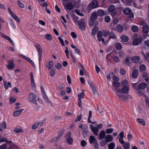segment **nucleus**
<instances>
[{
  "label": "nucleus",
  "mask_w": 149,
  "mask_h": 149,
  "mask_svg": "<svg viewBox=\"0 0 149 149\" xmlns=\"http://www.w3.org/2000/svg\"><path fill=\"white\" fill-rule=\"evenodd\" d=\"M113 84L114 85V86L116 88H118L119 86L120 85V83L118 82V81H113Z\"/></svg>",
  "instance_id": "obj_45"
},
{
  "label": "nucleus",
  "mask_w": 149,
  "mask_h": 149,
  "mask_svg": "<svg viewBox=\"0 0 149 149\" xmlns=\"http://www.w3.org/2000/svg\"><path fill=\"white\" fill-rule=\"evenodd\" d=\"M138 70L137 69H134L132 72V77L134 79H136L138 76Z\"/></svg>",
  "instance_id": "obj_22"
},
{
  "label": "nucleus",
  "mask_w": 149,
  "mask_h": 149,
  "mask_svg": "<svg viewBox=\"0 0 149 149\" xmlns=\"http://www.w3.org/2000/svg\"><path fill=\"white\" fill-rule=\"evenodd\" d=\"M6 122H3L1 123L0 124V127L3 128L4 129H5L7 128V127L6 126Z\"/></svg>",
  "instance_id": "obj_47"
},
{
  "label": "nucleus",
  "mask_w": 149,
  "mask_h": 149,
  "mask_svg": "<svg viewBox=\"0 0 149 149\" xmlns=\"http://www.w3.org/2000/svg\"><path fill=\"white\" fill-rule=\"evenodd\" d=\"M71 132L69 131L65 134V136L67 143L70 145L72 144L73 141V139L71 137Z\"/></svg>",
  "instance_id": "obj_1"
},
{
  "label": "nucleus",
  "mask_w": 149,
  "mask_h": 149,
  "mask_svg": "<svg viewBox=\"0 0 149 149\" xmlns=\"http://www.w3.org/2000/svg\"><path fill=\"white\" fill-rule=\"evenodd\" d=\"M104 12L103 10L99 9L97 11V14L99 16L102 17L104 15Z\"/></svg>",
  "instance_id": "obj_30"
},
{
  "label": "nucleus",
  "mask_w": 149,
  "mask_h": 149,
  "mask_svg": "<svg viewBox=\"0 0 149 149\" xmlns=\"http://www.w3.org/2000/svg\"><path fill=\"white\" fill-rule=\"evenodd\" d=\"M65 132V130L64 129H62L61 130L59 131L58 133V137L60 138L63 135Z\"/></svg>",
  "instance_id": "obj_40"
},
{
  "label": "nucleus",
  "mask_w": 149,
  "mask_h": 149,
  "mask_svg": "<svg viewBox=\"0 0 149 149\" xmlns=\"http://www.w3.org/2000/svg\"><path fill=\"white\" fill-rule=\"evenodd\" d=\"M120 38L122 42H126L129 40V38L128 37L125 35L122 36Z\"/></svg>",
  "instance_id": "obj_21"
},
{
  "label": "nucleus",
  "mask_w": 149,
  "mask_h": 149,
  "mask_svg": "<svg viewBox=\"0 0 149 149\" xmlns=\"http://www.w3.org/2000/svg\"><path fill=\"white\" fill-rule=\"evenodd\" d=\"M109 149H114L115 148V144L114 143H111L108 145Z\"/></svg>",
  "instance_id": "obj_42"
},
{
  "label": "nucleus",
  "mask_w": 149,
  "mask_h": 149,
  "mask_svg": "<svg viewBox=\"0 0 149 149\" xmlns=\"http://www.w3.org/2000/svg\"><path fill=\"white\" fill-rule=\"evenodd\" d=\"M129 87L128 86H125L122 88V92L124 94L128 93Z\"/></svg>",
  "instance_id": "obj_19"
},
{
  "label": "nucleus",
  "mask_w": 149,
  "mask_h": 149,
  "mask_svg": "<svg viewBox=\"0 0 149 149\" xmlns=\"http://www.w3.org/2000/svg\"><path fill=\"white\" fill-rule=\"evenodd\" d=\"M65 7V10H66V9H67L68 10H71L73 8V5L71 2H69L66 3Z\"/></svg>",
  "instance_id": "obj_14"
},
{
  "label": "nucleus",
  "mask_w": 149,
  "mask_h": 149,
  "mask_svg": "<svg viewBox=\"0 0 149 149\" xmlns=\"http://www.w3.org/2000/svg\"><path fill=\"white\" fill-rule=\"evenodd\" d=\"M107 10L109 13H111L112 17L115 16L117 13V11L115 10V6L112 4L109 5L107 8Z\"/></svg>",
  "instance_id": "obj_2"
},
{
  "label": "nucleus",
  "mask_w": 149,
  "mask_h": 149,
  "mask_svg": "<svg viewBox=\"0 0 149 149\" xmlns=\"http://www.w3.org/2000/svg\"><path fill=\"white\" fill-rule=\"evenodd\" d=\"M103 35V33L101 31H98L97 34V40L99 42L101 41V39L103 38L102 36Z\"/></svg>",
  "instance_id": "obj_24"
},
{
  "label": "nucleus",
  "mask_w": 149,
  "mask_h": 149,
  "mask_svg": "<svg viewBox=\"0 0 149 149\" xmlns=\"http://www.w3.org/2000/svg\"><path fill=\"white\" fill-rule=\"evenodd\" d=\"M17 4H18V6L21 8H24V6L23 4L21 2V1L19 0H18L17 1Z\"/></svg>",
  "instance_id": "obj_54"
},
{
  "label": "nucleus",
  "mask_w": 149,
  "mask_h": 149,
  "mask_svg": "<svg viewBox=\"0 0 149 149\" xmlns=\"http://www.w3.org/2000/svg\"><path fill=\"white\" fill-rule=\"evenodd\" d=\"M115 47L117 50H120L122 49V46L120 43L117 42L115 45Z\"/></svg>",
  "instance_id": "obj_27"
},
{
  "label": "nucleus",
  "mask_w": 149,
  "mask_h": 149,
  "mask_svg": "<svg viewBox=\"0 0 149 149\" xmlns=\"http://www.w3.org/2000/svg\"><path fill=\"white\" fill-rule=\"evenodd\" d=\"M113 138L112 136L110 134H108L106 136L105 138V140L107 142L109 143L112 141L113 140Z\"/></svg>",
  "instance_id": "obj_23"
},
{
  "label": "nucleus",
  "mask_w": 149,
  "mask_h": 149,
  "mask_svg": "<svg viewBox=\"0 0 149 149\" xmlns=\"http://www.w3.org/2000/svg\"><path fill=\"white\" fill-rule=\"evenodd\" d=\"M60 138L58 137V136H57L54 137L50 141V142H55L57 141H58Z\"/></svg>",
  "instance_id": "obj_51"
},
{
  "label": "nucleus",
  "mask_w": 149,
  "mask_h": 149,
  "mask_svg": "<svg viewBox=\"0 0 149 149\" xmlns=\"http://www.w3.org/2000/svg\"><path fill=\"white\" fill-rule=\"evenodd\" d=\"M53 65V61H50L48 65H47V68L49 69H50L52 68Z\"/></svg>",
  "instance_id": "obj_49"
},
{
  "label": "nucleus",
  "mask_w": 149,
  "mask_h": 149,
  "mask_svg": "<svg viewBox=\"0 0 149 149\" xmlns=\"http://www.w3.org/2000/svg\"><path fill=\"white\" fill-rule=\"evenodd\" d=\"M37 97L36 95L33 93H31L29 95V100L31 102L37 104V102L36 101V98Z\"/></svg>",
  "instance_id": "obj_5"
},
{
  "label": "nucleus",
  "mask_w": 149,
  "mask_h": 149,
  "mask_svg": "<svg viewBox=\"0 0 149 149\" xmlns=\"http://www.w3.org/2000/svg\"><path fill=\"white\" fill-rule=\"evenodd\" d=\"M35 47L38 51L39 56V60H40L41 57V55L42 52V49L40 45L38 44H35Z\"/></svg>",
  "instance_id": "obj_7"
},
{
  "label": "nucleus",
  "mask_w": 149,
  "mask_h": 149,
  "mask_svg": "<svg viewBox=\"0 0 149 149\" xmlns=\"http://www.w3.org/2000/svg\"><path fill=\"white\" fill-rule=\"evenodd\" d=\"M113 72H111L109 73V74L107 76V79L109 81L111 79V77H112L113 76Z\"/></svg>",
  "instance_id": "obj_61"
},
{
  "label": "nucleus",
  "mask_w": 149,
  "mask_h": 149,
  "mask_svg": "<svg viewBox=\"0 0 149 149\" xmlns=\"http://www.w3.org/2000/svg\"><path fill=\"white\" fill-rule=\"evenodd\" d=\"M106 132L104 130H102L100 132L98 139L100 140L103 139L106 137Z\"/></svg>",
  "instance_id": "obj_13"
},
{
  "label": "nucleus",
  "mask_w": 149,
  "mask_h": 149,
  "mask_svg": "<svg viewBox=\"0 0 149 149\" xmlns=\"http://www.w3.org/2000/svg\"><path fill=\"white\" fill-rule=\"evenodd\" d=\"M136 121L143 126H145V122L143 119L138 118L136 119Z\"/></svg>",
  "instance_id": "obj_33"
},
{
  "label": "nucleus",
  "mask_w": 149,
  "mask_h": 149,
  "mask_svg": "<svg viewBox=\"0 0 149 149\" xmlns=\"http://www.w3.org/2000/svg\"><path fill=\"white\" fill-rule=\"evenodd\" d=\"M84 94L83 92H81L78 95V100H81L84 97Z\"/></svg>",
  "instance_id": "obj_58"
},
{
  "label": "nucleus",
  "mask_w": 149,
  "mask_h": 149,
  "mask_svg": "<svg viewBox=\"0 0 149 149\" xmlns=\"http://www.w3.org/2000/svg\"><path fill=\"white\" fill-rule=\"evenodd\" d=\"M4 87L6 89H8L9 87L11 88L12 85L10 82L7 83L6 81L4 82Z\"/></svg>",
  "instance_id": "obj_29"
},
{
  "label": "nucleus",
  "mask_w": 149,
  "mask_h": 149,
  "mask_svg": "<svg viewBox=\"0 0 149 149\" xmlns=\"http://www.w3.org/2000/svg\"><path fill=\"white\" fill-rule=\"evenodd\" d=\"M55 72V69L53 68L52 69L50 72V75L51 77H52L54 76Z\"/></svg>",
  "instance_id": "obj_53"
},
{
  "label": "nucleus",
  "mask_w": 149,
  "mask_h": 149,
  "mask_svg": "<svg viewBox=\"0 0 149 149\" xmlns=\"http://www.w3.org/2000/svg\"><path fill=\"white\" fill-rule=\"evenodd\" d=\"M109 35L110 36L109 37V39L112 38L114 39H116V38L115 34L113 32L111 31L110 32Z\"/></svg>",
  "instance_id": "obj_35"
},
{
  "label": "nucleus",
  "mask_w": 149,
  "mask_h": 149,
  "mask_svg": "<svg viewBox=\"0 0 149 149\" xmlns=\"http://www.w3.org/2000/svg\"><path fill=\"white\" fill-rule=\"evenodd\" d=\"M117 95L118 96L120 99H123L124 100H125L127 98V97L126 95H123L122 94H117Z\"/></svg>",
  "instance_id": "obj_46"
},
{
  "label": "nucleus",
  "mask_w": 149,
  "mask_h": 149,
  "mask_svg": "<svg viewBox=\"0 0 149 149\" xmlns=\"http://www.w3.org/2000/svg\"><path fill=\"white\" fill-rule=\"evenodd\" d=\"M13 61V60H11L8 61L9 64L7 66V67L8 69H12L15 67V65Z\"/></svg>",
  "instance_id": "obj_16"
},
{
  "label": "nucleus",
  "mask_w": 149,
  "mask_h": 149,
  "mask_svg": "<svg viewBox=\"0 0 149 149\" xmlns=\"http://www.w3.org/2000/svg\"><path fill=\"white\" fill-rule=\"evenodd\" d=\"M109 31H107V30H104L102 31V33H103V36L104 37L107 36L108 34H109Z\"/></svg>",
  "instance_id": "obj_59"
},
{
  "label": "nucleus",
  "mask_w": 149,
  "mask_h": 149,
  "mask_svg": "<svg viewBox=\"0 0 149 149\" xmlns=\"http://www.w3.org/2000/svg\"><path fill=\"white\" fill-rule=\"evenodd\" d=\"M138 95L140 96H143L145 97H147V96L141 91H138Z\"/></svg>",
  "instance_id": "obj_62"
},
{
  "label": "nucleus",
  "mask_w": 149,
  "mask_h": 149,
  "mask_svg": "<svg viewBox=\"0 0 149 149\" xmlns=\"http://www.w3.org/2000/svg\"><path fill=\"white\" fill-rule=\"evenodd\" d=\"M124 149H129L130 148V144L129 143H125L122 145Z\"/></svg>",
  "instance_id": "obj_41"
},
{
  "label": "nucleus",
  "mask_w": 149,
  "mask_h": 149,
  "mask_svg": "<svg viewBox=\"0 0 149 149\" xmlns=\"http://www.w3.org/2000/svg\"><path fill=\"white\" fill-rule=\"evenodd\" d=\"M24 109H22L18 110H17L15 111L13 113V115L15 116H17L19 115L22 111L24 110Z\"/></svg>",
  "instance_id": "obj_26"
},
{
  "label": "nucleus",
  "mask_w": 149,
  "mask_h": 149,
  "mask_svg": "<svg viewBox=\"0 0 149 149\" xmlns=\"http://www.w3.org/2000/svg\"><path fill=\"white\" fill-rule=\"evenodd\" d=\"M20 55L21 56V57L22 58H24V59L26 60L27 61L29 62L30 63H31L32 64V65L33 66H34V63L29 58L26 56H25L23 55Z\"/></svg>",
  "instance_id": "obj_18"
},
{
  "label": "nucleus",
  "mask_w": 149,
  "mask_h": 149,
  "mask_svg": "<svg viewBox=\"0 0 149 149\" xmlns=\"http://www.w3.org/2000/svg\"><path fill=\"white\" fill-rule=\"evenodd\" d=\"M75 13L78 15H79L81 16H83L84 14L83 13H80V10H75L74 11Z\"/></svg>",
  "instance_id": "obj_52"
},
{
  "label": "nucleus",
  "mask_w": 149,
  "mask_h": 149,
  "mask_svg": "<svg viewBox=\"0 0 149 149\" xmlns=\"http://www.w3.org/2000/svg\"><path fill=\"white\" fill-rule=\"evenodd\" d=\"M8 9L9 13L13 18L18 23H19L20 22V20L18 17L13 13V11L10 8H8Z\"/></svg>",
  "instance_id": "obj_6"
},
{
  "label": "nucleus",
  "mask_w": 149,
  "mask_h": 149,
  "mask_svg": "<svg viewBox=\"0 0 149 149\" xmlns=\"http://www.w3.org/2000/svg\"><path fill=\"white\" fill-rule=\"evenodd\" d=\"M139 90H143L147 87V84L144 82L140 83L138 85Z\"/></svg>",
  "instance_id": "obj_17"
},
{
  "label": "nucleus",
  "mask_w": 149,
  "mask_h": 149,
  "mask_svg": "<svg viewBox=\"0 0 149 149\" xmlns=\"http://www.w3.org/2000/svg\"><path fill=\"white\" fill-rule=\"evenodd\" d=\"M131 60L133 63H138L140 61V57L138 56H135L131 58Z\"/></svg>",
  "instance_id": "obj_12"
},
{
  "label": "nucleus",
  "mask_w": 149,
  "mask_h": 149,
  "mask_svg": "<svg viewBox=\"0 0 149 149\" xmlns=\"http://www.w3.org/2000/svg\"><path fill=\"white\" fill-rule=\"evenodd\" d=\"M88 83L91 87V88L93 93L94 95H97V91L96 90V88L95 87L93 86V85L92 83V82L91 81H88Z\"/></svg>",
  "instance_id": "obj_11"
},
{
  "label": "nucleus",
  "mask_w": 149,
  "mask_h": 149,
  "mask_svg": "<svg viewBox=\"0 0 149 149\" xmlns=\"http://www.w3.org/2000/svg\"><path fill=\"white\" fill-rule=\"evenodd\" d=\"M72 18L73 22L75 23H77L78 17L75 14L72 15Z\"/></svg>",
  "instance_id": "obj_37"
},
{
  "label": "nucleus",
  "mask_w": 149,
  "mask_h": 149,
  "mask_svg": "<svg viewBox=\"0 0 149 149\" xmlns=\"http://www.w3.org/2000/svg\"><path fill=\"white\" fill-rule=\"evenodd\" d=\"M91 128V129L93 133L95 135L97 136L98 135V133L99 132L98 129L96 127H94L93 125H91L90 126Z\"/></svg>",
  "instance_id": "obj_15"
},
{
  "label": "nucleus",
  "mask_w": 149,
  "mask_h": 149,
  "mask_svg": "<svg viewBox=\"0 0 149 149\" xmlns=\"http://www.w3.org/2000/svg\"><path fill=\"white\" fill-rule=\"evenodd\" d=\"M86 142L84 140H82L81 141V145L82 147H85L87 145Z\"/></svg>",
  "instance_id": "obj_57"
},
{
  "label": "nucleus",
  "mask_w": 149,
  "mask_h": 149,
  "mask_svg": "<svg viewBox=\"0 0 149 149\" xmlns=\"http://www.w3.org/2000/svg\"><path fill=\"white\" fill-rule=\"evenodd\" d=\"M83 136L84 137H87L89 132V130L87 126L86 125H84L83 128L82 129Z\"/></svg>",
  "instance_id": "obj_8"
},
{
  "label": "nucleus",
  "mask_w": 149,
  "mask_h": 149,
  "mask_svg": "<svg viewBox=\"0 0 149 149\" xmlns=\"http://www.w3.org/2000/svg\"><path fill=\"white\" fill-rule=\"evenodd\" d=\"M142 55L144 57L145 60L148 61L149 58V52L147 53L145 55L143 51H142Z\"/></svg>",
  "instance_id": "obj_36"
},
{
  "label": "nucleus",
  "mask_w": 149,
  "mask_h": 149,
  "mask_svg": "<svg viewBox=\"0 0 149 149\" xmlns=\"http://www.w3.org/2000/svg\"><path fill=\"white\" fill-rule=\"evenodd\" d=\"M40 88L42 94L43 96V97L45 100H47V98L46 97V93L44 91V88L42 86H41Z\"/></svg>",
  "instance_id": "obj_32"
},
{
  "label": "nucleus",
  "mask_w": 149,
  "mask_h": 149,
  "mask_svg": "<svg viewBox=\"0 0 149 149\" xmlns=\"http://www.w3.org/2000/svg\"><path fill=\"white\" fill-rule=\"evenodd\" d=\"M98 28L97 26H95L92 29L91 34L93 36H95L96 34V32Z\"/></svg>",
  "instance_id": "obj_34"
},
{
  "label": "nucleus",
  "mask_w": 149,
  "mask_h": 149,
  "mask_svg": "<svg viewBox=\"0 0 149 149\" xmlns=\"http://www.w3.org/2000/svg\"><path fill=\"white\" fill-rule=\"evenodd\" d=\"M104 20L106 22L108 23L110 21V17L108 16H106L104 18Z\"/></svg>",
  "instance_id": "obj_64"
},
{
  "label": "nucleus",
  "mask_w": 149,
  "mask_h": 149,
  "mask_svg": "<svg viewBox=\"0 0 149 149\" xmlns=\"http://www.w3.org/2000/svg\"><path fill=\"white\" fill-rule=\"evenodd\" d=\"M97 17V13L94 12L90 16V20L95 21Z\"/></svg>",
  "instance_id": "obj_25"
},
{
  "label": "nucleus",
  "mask_w": 149,
  "mask_h": 149,
  "mask_svg": "<svg viewBox=\"0 0 149 149\" xmlns=\"http://www.w3.org/2000/svg\"><path fill=\"white\" fill-rule=\"evenodd\" d=\"M97 141V139L94 136H91L90 137L89 142L91 144L94 143Z\"/></svg>",
  "instance_id": "obj_28"
},
{
  "label": "nucleus",
  "mask_w": 149,
  "mask_h": 149,
  "mask_svg": "<svg viewBox=\"0 0 149 149\" xmlns=\"http://www.w3.org/2000/svg\"><path fill=\"white\" fill-rule=\"evenodd\" d=\"M55 66L56 68L58 70L60 69L62 67L61 65L59 63H56Z\"/></svg>",
  "instance_id": "obj_63"
},
{
  "label": "nucleus",
  "mask_w": 149,
  "mask_h": 149,
  "mask_svg": "<svg viewBox=\"0 0 149 149\" xmlns=\"http://www.w3.org/2000/svg\"><path fill=\"white\" fill-rule=\"evenodd\" d=\"M107 143L105 140H103L100 141V144L101 146L103 147L106 145Z\"/></svg>",
  "instance_id": "obj_48"
},
{
  "label": "nucleus",
  "mask_w": 149,
  "mask_h": 149,
  "mask_svg": "<svg viewBox=\"0 0 149 149\" xmlns=\"http://www.w3.org/2000/svg\"><path fill=\"white\" fill-rule=\"evenodd\" d=\"M113 60L116 63H118L120 61L119 57L116 55H113L112 56Z\"/></svg>",
  "instance_id": "obj_31"
},
{
  "label": "nucleus",
  "mask_w": 149,
  "mask_h": 149,
  "mask_svg": "<svg viewBox=\"0 0 149 149\" xmlns=\"http://www.w3.org/2000/svg\"><path fill=\"white\" fill-rule=\"evenodd\" d=\"M77 24H78L79 28L81 30L84 31L85 30L86 26L85 22H82L80 20L78 21Z\"/></svg>",
  "instance_id": "obj_9"
},
{
  "label": "nucleus",
  "mask_w": 149,
  "mask_h": 149,
  "mask_svg": "<svg viewBox=\"0 0 149 149\" xmlns=\"http://www.w3.org/2000/svg\"><path fill=\"white\" fill-rule=\"evenodd\" d=\"M132 84L133 89L136 91H138L139 90V87L138 86H137V83L134 84L132 83Z\"/></svg>",
  "instance_id": "obj_50"
},
{
  "label": "nucleus",
  "mask_w": 149,
  "mask_h": 149,
  "mask_svg": "<svg viewBox=\"0 0 149 149\" xmlns=\"http://www.w3.org/2000/svg\"><path fill=\"white\" fill-rule=\"evenodd\" d=\"M123 29V26L120 24H118L116 25H114V27L111 28L112 30L117 31L119 33L122 32Z\"/></svg>",
  "instance_id": "obj_4"
},
{
  "label": "nucleus",
  "mask_w": 149,
  "mask_h": 149,
  "mask_svg": "<svg viewBox=\"0 0 149 149\" xmlns=\"http://www.w3.org/2000/svg\"><path fill=\"white\" fill-rule=\"evenodd\" d=\"M143 41V38L140 36L138 38L134 40L133 44L134 45H138L140 44Z\"/></svg>",
  "instance_id": "obj_10"
},
{
  "label": "nucleus",
  "mask_w": 149,
  "mask_h": 149,
  "mask_svg": "<svg viewBox=\"0 0 149 149\" xmlns=\"http://www.w3.org/2000/svg\"><path fill=\"white\" fill-rule=\"evenodd\" d=\"M143 33L145 34L148 33L149 31V27L147 25H145L143 26Z\"/></svg>",
  "instance_id": "obj_20"
},
{
  "label": "nucleus",
  "mask_w": 149,
  "mask_h": 149,
  "mask_svg": "<svg viewBox=\"0 0 149 149\" xmlns=\"http://www.w3.org/2000/svg\"><path fill=\"white\" fill-rule=\"evenodd\" d=\"M113 128L107 129L106 130V132L107 134H111L113 132Z\"/></svg>",
  "instance_id": "obj_56"
},
{
  "label": "nucleus",
  "mask_w": 149,
  "mask_h": 149,
  "mask_svg": "<svg viewBox=\"0 0 149 149\" xmlns=\"http://www.w3.org/2000/svg\"><path fill=\"white\" fill-rule=\"evenodd\" d=\"M140 70L141 72H142L146 71V67L145 65L142 64L139 67Z\"/></svg>",
  "instance_id": "obj_39"
},
{
  "label": "nucleus",
  "mask_w": 149,
  "mask_h": 149,
  "mask_svg": "<svg viewBox=\"0 0 149 149\" xmlns=\"http://www.w3.org/2000/svg\"><path fill=\"white\" fill-rule=\"evenodd\" d=\"M99 6L98 2L96 0H93L88 6V8L89 9L95 8Z\"/></svg>",
  "instance_id": "obj_3"
},
{
  "label": "nucleus",
  "mask_w": 149,
  "mask_h": 149,
  "mask_svg": "<svg viewBox=\"0 0 149 149\" xmlns=\"http://www.w3.org/2000/svg\"><path fill=\"white\" fill-rule=\"evenodd\" d=\"M139 30L138 27L135 25L133 26L131 28V30L134 32H136L138 31Z\"/></svg>",
  "instance_id": "obj_38"
},
{
  "label": "nucleus",
  "mask_w": 149,
  "mask_h": 149,
  "mask_svg": "<svg viewBox=\"0 0 149 149\" xmlns=\"http://www.w3.org/2000/svg\"><path fill=\"white\" fill-rule=\"evenodd\" d=\"M65 48V52L66 54V57L68 58H69V56L68 54L69 52L68 50V48L67 46H66Z\"/></svg>",
  "instance_id": "obj_55"
},
{
  "label": "nucleus",
  "mask_w": 149,
  "mask_h": 149,
  "mask_svg": "<svg viewBox=\"0 0 149 149\" xmlns=\"http://www.w3.org/2000/svg\"><path fill=\"white\" fill-rule=\"evenodd\" d=\"M131 9L128 8H126L124 11L125 14L127 15H129L131 13Z\"/></svg>",
  "instance_id": "obj_43"
},
{
  "label": "nucleus",
  "mask_w": 149,
  "mask_h": 149,
  "mask_svg": "<svg viewBox=\"0 0 149 149\" xmlns=\"http://www.w3.org/2000/svg\"><path fill=\"white\" fill-rule=\"evenodd\" d=\"M9 20L10 21V25H11L12 27L14 29H15L16 28V26L15 24V23L14 22V21L12 19H10Z\"/></svg>",
  "instance_id": "obj_44"
},
{
  "label": "nucleus",
  "mask_w": 149,
  "mask_h": 149,
  "mask_svg": "<svg viewBox=\"0 0 149 149\" xmlns=\"http://www.w3.org/2000/svg\"><path fill=\"white\" fill-rule=\"evenodd\" d=\"M120 73L122 75H124L125 74V71L123 68H120Z\"/></svg>",
  "instance_id": "obj_60"
}]
</instances>
